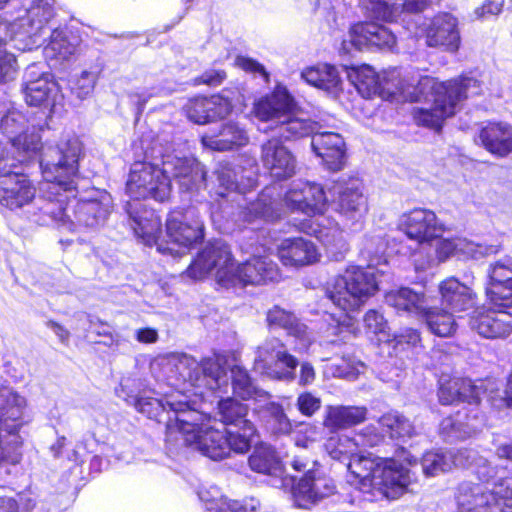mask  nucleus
Instances as JSON below:
<instances>
[{"label": "nucleus", "instance_id": "1", "mask_svg": "<svg viewBox=\"0 0 512 512\" xmlns=\"http://www.w3.org/2000/svg\"><path fill=\"white\" fill-rule=\"evenodd\" d=\"M348 78L363 98L378 94L382 99L396 103L432 102L430 108L415 107L412 110L415 124L427 128H442L444 120L456 113L459 103L481 92L480 82L472 77L439 82L424 76L414 85L396 69L380 78L369 65L351 67Z\"/></svg>", "mask_w": 512, "mask_h": 512}, {"label": "nucleus", "instance_id": "2", "mask_svg": "<svg viewBox=\"0 0 512 512\" xmlns=\"http://www.w3.org/2000/svg\"><path fill=\"white\" fill-rule=\"evenodd\" d=\"M168 363L176 380L189 383L195 389V395L203 396L205 391L219 396L221 393H227L229 387L227 369L229 368L235 396L242 400L254 399L256 403L269 398L268 392L253 384L246 369L236 363L230 364L229 356L225 353L214 354L202 359L201 362L185 354L174 355L170 357Z\"/></svg>", "mask_w": 512, "mask_h": 512}, {"label": "nucleus", "instance_id": "3", "mask_svg": "<svg viewBox=\"0 0 512 512\" xmlns=\"http://www.w3.org/2000/svg\"><path fill=\"white\" fill-rule=\"evenodd\" d=\"M214 272L216 283L223 288L265 285L281 278L278 265L265 250L236 264L228 246L216 242L206 246L190 264L185 274L194 280Z\"/></svg>", "mask_w": 512, "mask_h": 512}, {"label": "nucleus", "instance_id": "4", "mask_svg": "<svg viewBox=\"0 0 512 512\" xmlns=\"http://www.w3.org/2000/svg\"><path fill=\"white\" fill-rule=\"evenodd\" d=\"M171 178L186 192L198 191L205 186V171L194 158L167 156L162 168L147 163L135 162L130 170L126 192L139 202L140 199L153 198L165 201L171 194Z\"/></svg>", "mask_w": 512, "mask_h": 512}, {"label": "nucleus", "instance_id": "5", "mask_svg": "<svg viewBox=\"0 0 512 512\" xmlns=\"http://www.w3.org/2000/svg\"><path fill=\"white\" fill-rule=\"evenodd\" d=\"M12 146L18 151L20 161L31 158L41 152L40 167L49 189L59 194L60 190L72 191L78 171V162L82 152L81 142L74 138L62 142L56 147L41 144V137L35 130H24L12 139Z\"/></svg>", "mask_w": 512, "mask_h": 512}, {"label": "nucleus", "instance_id": "6", "mask_svg": "<svg viewBox=\"0 0 512 512\" xmlns=\"http://www.w3.org/2000/svg\"><path fill=\"white\" fill-rule=\"evenodd\" d=\"M195 409L187 417H178L176 422L166 426V448L178 453L183 448L200 451L212 460H221L235 452L233 442H238L233 429L220 430L208 424L198 425Z\"/></svg>", "mask_w": 512, "mask_h": 512}, {"label": "nucleus", "instance_id": "7", "mask_svg": "<svg viewBox=\"0 0 512 512\" xmlns=\"http://www.w3.org/2000/svg\"><path fill=\"white\" fill-rule=\"evenodd\" d=\"M30 421L27 399L12 387H0V466L20 462L22 432Z\"/></svg>", "mask_w": 512, "mask_h": 512}, {"label": "nucleus", "instance_id": "8", "mask_svg": "<svg viewBox=\"0 0 512 512\" xmlns=\"http://www.w3.org/2000/svg\"><path fill=\"white\" fill-rule=\"evenodd\" d=\"M378 290L375 273L351 266L328 284L326 294L343 311H356Z\"/></svg>", "mask_w": 512, "mask_h": 512}, {"label": "nucleus", "instance_id": "9", "mask_svg": "<svg viewBox=\"0 0 512 512\" xmlns=\"http://www.w3.org/2000/svg\"><path fill=\"white\" fill-rule=\"evenodd\" d=\"M14 9L24 8V14L15 17L17 38L16 49L30 51L40 47L49 30L48 23L54 16V0H10Z\"/></svg>", "mask_w": 512, "mask_h": 512}, {"label": "nucleus", "instance_id": "10", "mask_svg": "<svg viewBox=\"0 0 512 512\" xmlns=\"http://www.w3.org/2000/svg\"><path fill=\"white\" fill-rule=\"evenodd\" d=\"M456 500L460 512H512V478L500 480L491 490L462 483Z\"/></svg>", "mask_w": 512, "mask_h": 512}, {"label": "nucleus", "instance_id": "11", "mask_svg": "<svg viewBox=\"0 0 512 512\" xmlns=\"http://www.w3.org/2000/svg\"><path fill=\"white\" fill-rule=\"evenodd\" d=\"M254 112L261 121H275L281 125L300 122L299 128H322L325 125H333L332 118L328 115H323L320 121L305 120L298 116L294 111L293 98L283 85H277L271 95L257 101Z\"/></svg>", "mask_w": 512, "mask_h": 512}, {"label": "nucleus", "instance_id": "12", "mask_svg": "<svg viewBox=\"0 0 512 512\" xmlns=\"http://www.w3.org/2000/svg\"><path fill=\"white\" fill-rule=\"evenodd\" d=\"M23 81L24 99L28 105L49 107L53 114L62 113L64 96L50 73L33 63L26 68Z\"/></svg>", "mask_w": 512, "mask_h": 512}, {"label": "nucleus", "instance_id": "13", "mask_svg": "<svg viewBox=\"0 0 512 512\" xmlns=\"http://www.w3.org/2000/svg\"><path fill=\"white\" fill-rule=\"evenodd\" d=\"M298 359L292 355L286 345L278 338L266 339L257 347L254 358V370L274 380L292 381Z\"/></svg>", "mask_w": 512, "mask_h": 512}, {"label": "nucleus", "instance_id": "14", "mask_svg": "<svg viewBox=\"0 0 512 512\" xmlns=\"http://www.w3.org/2000/svg\"><path fill=\"white\" fill-rule=\"evenodd\" d=\"M398 225L409 239L419 244L431 243L441 238L446 230L445 224L434 211L420 207L404 212Z\"/></svg>", "mask_w": 512, "mask_h": 512}, {"label": "nucleus", "instance_id": "15", "mask_svg": "<svg viewBox=\"0 0 512 512\" xmlns=\"http://www.w3.org/2000/svg\"><path fill=\"white\" fill-rule=\"evenodd\" d=\"M3 147L0 143V205L9 209H20L32 202L36 188L27 175L12 172L2 165Z\"/></svg>", "mask_w": 512, "mask_h": 512}, {"label": "nucleus", "instance_id": "16", "mask_svg": "<svg viewBox=\"0 0 512 512\" xmlns=\"http://www.w3.org/2000/svg\"><path fill=\"white\" fill-rule=\"evenodd\" d=\"M395 43L396 37L387 27L375 22H358L350 27L348 39L342 41L340 51L348 54L353 49H391Z\"/></svg>", "mask_w": 512, "mask_h": 512}, {"label": "nucleus", "instance_id": "17", "mask_svg": "<svg viewBox=\"0 0 512 512\" xmlns=\"http://www.w3.org/2000/svg\"><path fill=\"white\" fill-rule=\"evenodd\" d=\"M221 421L235 431L238 442H233L236 453H245L249 450L256 429L254 424L246 418L248 408L246 405L226 398L219 402Z\"/></svg>", "mask_w": 512, "mask_h": 512}, {"label": "nucleus", "instance_id": "18", "mask_svg": "<svg viewBox=\"0 0 512 512\" xmlns=\"http://www.w3.org/2000/svg\"><path fill=\"white\" fill-rule=\"evenodd\" d=\"M425 42L428 47L444 52L456 53L461 45L458 20L449 13H439L424 27Z\"/></svg>", "mask_w": 512, "mask_h": 512}, {"label": "nucleus", "instance_id": "19", "mask_svg": "<svg viewBox=\"0 0 512 512\" xmlns=\"http://www.w3.org/2000/svg\"><path fill=\"white\" fill-rule=\"evenodd\" d=\"M336 492L334 481L318 470L308 472L294 486L292 494L295 504L309 509Z\"/></svg>", "mask_w": 512, "mask_h": 512}, {"label": "nucleus", "instance_id": "20", "mask_svg": "<svg viewBox=\"0 0 512 512\" xmlns=\"http://www.w3.org/2000/svg\"><path fill=\"white\" fill-rule=\"evenodd\" d=\"M125 210L131 220V226L135 235L147 246L157 245L158 251L168 250L172 253L173 248H162L158 244L161 233V219L153 211L148 210L140 202H127Z\"/></svg>", "mask_w": 512, "mask_h": 512}, {"label": "nucleus", "instance_id": "21", "mask_svg": "<svg viewBox=\"0 0 512 512\" xmlns=\"http://www.w3.org/2000/svg\"><path fill=\"white\" fill-rule=\"evenodd\" d=\"M409 484L408 471L394 460H383L369 493L375 498L380 495L387 499H396L403 494Z\"/></svg>", "mask_w": 512, "mask_h": 512}, {"label": "nucleus", "instance_id": "22", "mask_svg": "<svg viewBox=\"0 0 512 512\" xmlns=\"http://www.w3.org/2000/svg\"><path fill=\"white\" fill-rule=\"evenodd\" d=\"M134 406L140 413L158 421H161L160 417L163 412L167 410L174 412L176 414L175 420L173 421L172 418H169L167 425L170 422H176L178 417H187L188 413L192 410L187 397L181 393L167 395L163 399L140 396L136 399Z\"/></svg>", "mask_w": 512, "mask_h": 512}, {"label": "nucleus", "instance_id": "23", "mask_svg": "<svg viewBox=\"0 0 512 512\" xmlns=\"http://www.w3.org/2000/svg\"><path fill=\"white\" fill-rule=\"evenodd\" d=\"M232 109L227 98L220 95L207 97H194L185 106L188 119L196 125H205L216 119L225 118Z\"/></svg>", "mask_w": 512, "mask_h": 512}, {"label": "nucleus", "instance_id": "24", "mask_svg": "<svg viewBox=\"0 0 512 512\" xmlns=\"http://www.w3.org/2000/svg\"><path fill=\"white\" fill-rule=\"evenodd\" d=\"M432 0H359V5L372 18L394 21L402 12L423 11Z\"/></svg>", "mask_w": 512, "mask_h": 512}, {"label": "nucleus", "instance_id": "25", "mask_svg": "<svg viewBox=\"0 0 512 512\" xmlns=\"http://www.w3.org/2000/svg\"><path fill=\"white\" fill-rule=\"evenodd\" d=\"M311 146L329 170L342 169L345 160V143L341 135L329 131L315 133L312 136Z\"/></svg>", "mask_w": 512, "mask_h": 512}, {"label": "nucleus", "instance_id": "26", "mask_svg": "<svg viewBox=\"0 0 512 512\" xmlns=\"http://www.w3.org/2000/svg\"><path fill=\"white\" fill-rule=\"evenodd\" d=\"M262 160L265 168L275 179L284 180L295 174L294 157L277 139L269 140L263 145Z\"/></svg>", "mask_w": 512, "mask_h": 512}, {"label": "nucleus", "instance_id": "27", "mask_svg": "<svg viewBox=\"0 0 512 512\" xmlns=\"http://www.w3.org/2000/svg\"><path fill=\"white\" fill-rule=\"evenodd\" d=\"M438 290L442 307L451 312L466 311L476 304V294L473 290L455 277L441 281Z\"/></svg>", "mask_w": 512, "mask_h": 512}, {"label": "nucleus", "instance_id": "28", "mask_svg": "<svg viewBox=\"0 0 512 512\" xmlns=\"http://www.w3.org/2000/svg\"><path fill=\"white\" fill-rule=\"evenodd\" d=\"M278 256L283 265L290 267L310 265L319 259L314 243L302 237L284 239L278 246Z\"/></svg>", "mask_w": 512, "mask_h": 512}, {"label": "nucleus", "instance_id": "29", "mask_svg": "<svg viewBox=\"0 0 512 512\" xmlns=\"http://www.w3.org/2000/svg\"><path fill=\"white\" fill-rule=\"evenodd\" d=\"M470 325L482 337L504 338L512 332V314L502 310L477 312Z\"/></svg>", "mask_w": 512, "mask_h": 512}, {"label": "nucleus", "instance_id": "30", "mask_svg": "<svg viewBox=\"0 0 512 512\" xmlns=\"http://www.w3.org/2000/svg\"><path fill=\"white\" fill-rule=\"evenodd\" d=\"M193 211L172 212L166 222L167 236L170 241L181 247L188 248L193 243L203 238V223L195 220L189 224L187 222L189 215Z\"/></svg>", "mask_w": 512, "mask_h": 512}, {"label": "nucleus", "instance_id": "31", "mask_svg": "<svg viewBox=\"0 0 512 512\" xmlns=\"http://www.w3.org/2000/svg\"><path fill=\"white\" fill-rule=\"evenodd\" d=\"M471 452L460 450L453 451H430L422 457V469L426 476L433 477L439 473L451 470L453 467H466L472 464L470 461Z\"/></svg>", "mask_w": 512, "mask_h": 512}, {"label": "nucleus", "instance_id": "32", "mask_svg": "<svg viewBox=\"0 0 512 512\" xmlns=\"http://www.w3.org/2000/svg\"><path fill=\"white\" fill-rule=\"evenodd\" d=\"M367 413L365 406L328 405L325 407L323 425L331 432L348 429L364 422Z\"/></svg>", "mask_w": 512, "mask_h": 512}, {"label": "nucleus", "instance_id": "33", "mask_svg": "<svg viewBox=\"0 0 512 512\" xmlns=\"http://www.w3.org/2000/svg\"><path fill=\"white\" fill-rule=\"evenodd\" d=\"M336 210L347 219L360 218L367 211V199L362 184L351 181L339 189Z\"/></svg>", "mask_w": 512, "mask_h": 512}, {"label": "nucleus", "instance_id": "34", "mask_svg": "<svg viewBox=\"0 0 512 512\" xmlns=\"http://www.w3.org/2000/svg\"><path fill=\"white\" fill-rule=\"evenodd\" d=\"M386 302L398 313L420 316L423 318L427 311V301L423 292L415 291L408 287H402L386 294Z\"/></svg>", "mask_w": 512, "mask_h": 512}, {"label": "nucleus", "instance_id": "35", "mask_svg": "<svg viewBox=\"0 0 512 512\" xmlns=\"http://www.w3.org/2000/svg\"><path fill=\"white\" fill-rule=\"evenodd\" d=\"M382 463L383 459L381 458L354 454L350 458L347 468L355 481H358V488L364 493H369Z\"/></svg>", "mask_w": 512, "mask_h": 512}, {"label": "nucleus", "instance_id": "36", "mask_svg": "<svg viewBox=\"0 0 512 512\" xmlns=\"http://www.w3.org/2000/svg\"><path fill=\"white\" fill-rule=\"evenodd\" d=\"M267 323L272 329H283L289 335H293L302 340L304 348H307L311 343L306 325L299 322L296 316L291 312H288L278 306H275L268 311Z\"/></svg>", "mask_w": 512, "mask_h": 512}, {"label": "nucleus", "instance_id": "37", "mask_svg": "<svg viewBox=\"0 0 512 512\" xmlns=\"http://www.w3.org/2000/svg\"><path fill=\"white\" fill-rule=\"evenodd\" d=\"M301 78L308 84L330 93H336L341 86L337 69L329 64L308 67L301 72Z\"/></svg>", "mask_w": 512, "mask_h": 512}, {"label": "nucleus", "instance_id": "38", "mask_svg": "<svg viewBox=\"0 0 512 512\" xmlns=\"http://www.w3.org/2000/svg\"><path fill=\"white\" fill-rule=\"evenodd\" d=\"M270 192L269 188L265 189L256 201L241 210L240 217L243 221L247 223H253L257 219L271 221L280 216Z\"/></svg>", "mask_w": 512, "mask_h": 512}, {"label": "nucleus", "instance_id": "39", "mask_svg": "<svg viewBox=\"0 0 512 512\" xmlns=\"http://www.w3.org/2000/svg\"><path fill=\"white\" fill-rule=\"evenodd\" d=\"M423 319L428 329L439 337L452 336L457 330V323L452 312L445 308L428 307Z\"/></svg>", "mask_w": 512, "mask_h": 512}, {"label": "nucleus", "instance_id": "40", "mask_svg": "<svg viewBox=\"0 0 512 512\" xmlns=\"http://www.w3.org/2000/svg\"><path fill=\"white\" fill-rule=\"evenodd\" d=\"M249 465L252 470L263 474H278L281 472V462L273 447L260 444L255 447L249 457Z\"/></svg>", "mask_w": 512, "mask_h": 512}, {"label": "nucleus", "instance_id": "41", "mask_svg": "<svg viewBox=\"0 0 512 512\" xmlns=\"http://www.w3.org/2000/svg\"><path fill=\"white\" fill-rule=\"evenodd\" d=\"M314 193L312 196L319 201L321 198L320 185L310 182H297L292 184L290 189L285 193L284 204L287 209L293 212L305 214L307 207H313L305 202L306 193Z\"/></svg>", "mask_w": 512, "mask_h": 512}, {"label": "nucleus", "instance_id": "42", "mask_svg": "<svg viewBox=\"0 0 512 512\" xmlns=\"http://www.w3.org/2000/svg\"><path fill=\"white\" fill-rule=\"evenodd\" d=\"M477 140L492 154L505 156L512 152V130H480Z\"/></svg>", "mask_w": 512, "mask_h": 512}, {"label": "nucleus", "instance_id": "43", "mask_svg": "<svg viewBox=\"0 0 512 512\" xmlns=\"http://www.w3.org/2000/svg\"><path fill=\"white\" fill-rule=\"evenodd\" d=\"M469 390L472 394L469 397H476V390L472 387V381L469 379L453 378L447 381L441 380L438 397L442 404L450 405L459 402L461 397H467L465 391Z\"/></svg>", "mask_w": 512, "mask_h": 512}, {"label": "nucleus", "instance_id": "44", "mask_svg": "<svg viewBox=\"0 0 512 512\" xmlns=\"http://www.w3.org/2000/svg\"><path fill=\"white\" fill-rule=\"evenodd\" d=\"M383 433L392 439L412 437L415 433L413 424L398 412H389L379 419Z\"/></svg>", "mask_w": 512, "mask_h": 512}, {"label": "nucleus", "instance_id": "45", "mask_svg": "<svg viewBox=\"0 0 512 512\" xmlns=\"http://www.w3.org/2000/svg\"><path fill=\"white\" fill-rule=\"evenodd\" d=\"M110 213L108 203L90 200L79 204L76 211L77 220L87 227H94L102 223Z\"/></svg>", "mask_w": 512, "mask_h": 512}, {"label": "nucleus", "instance_id": "46", "mask_svg": "<svg viewBox=\"0 0 512 512\" xmlns=\"http://www.w3.org/2000/svg\"><path fill=\"white\" fill-rule=\"evenodd\" d=\"M76 51V45L71 43L60 30H53L48 44L44 47L46 59L52 61L68 60Z\"/></svg>", "mask_w": 512, "mask_h": 512}, {"label": "nucleus", "instance_id": "47", "mask_svg": "<svg viewBox=\"0 0 512 512\" xmlns=\"http://www.w3.org/2000/svg\"><path fill=\"white\" fill-rule=\"evenodd\" d=\"M317 238L323 243L327 252L335 261H341L349 250L343 232L338 227L321 229Z\"/></svg>", "mask_w": 512, "mask_h": 512}, {"label": "nucleus", "instance_id": "48", "mask_svg": "<svg viewBox=\"0 0 512 512\" xmlns=\"http://www.w3.org/2000/svg\"><path fill=\"white\" fill-rule=\"evenodd\" d=\"M246 142V138L242 134V130H220L215 137H202V143L213 150L227 151L234 147L242 146Z\"/></svg>", "mask_w": 512, "mask_h": 512}, {"label": "nucleus", "instance_id": "49", "mask_svg": "<svg viewBox=\"0 0 512 512\" xmlns=\"http://www.w3.org/2000/svg\"><path fill=\"white\" fill-rule=\"evenodd\" d=\"M477 418L474 417L472 420L467 419L466 422L462 421L461 415H457V419L451 417L445 418L440 425L441 432L450 438L462 439L469 437L474 434L479 425Z\"/></svg>", "mask_w": 512, "mask_h": 512}, {"label": "nucleus", "instance_id": "50", "mask_svg": "<svg viewBox=\"0 0 512 512\" xmlns=\"http://www.w3.org/2000/svg\"><path fill=\"white\" fill-rule=\"evenodd\" d=\"M387 244L380 236H367L363 241L361 256L368 262V269H372L385 260Z\"/></svg>", "mask_w": 512, "mask_h": 512}, {"label": "nucleus", "instance_id": "51", "mask_svg": "<svg viewBox=\"0 0 512 512\" xmlns=\"http://www.w3.org/2000/svg\"><path fill=\"white\" fill-rule=\"evenodd\" d=\"M357 442L347 436L334 435L325 443V450L331 458L343 461L354 456Z\"/></svg>", "mask_w": 512, "mask_h": 512}, {"label": "nucleus", "instance_id": "52", "mask_svg": "<svg viewBox=\"0 0 512 512\" xmlns=\"http://www.w3.org/2000/svg\"><path fill=\"white\" fill-rule=\"evenodd\" d=\"M500 245H487L475 243L466 238H458V255L466 258L478 259L484 256L498 253Z\"/></svg>", "mask_w": 512, "mask_h": 512}, {"label": "nucleus", "instance_id": "53", "mask_svg": "<svg viewBox=\"0 0 512 512\" xmlns=\"http://www.w3.org/2000/svg\"><path fill=\"white\" fill-rule=\"evenodd\" d=\"M98 76L95 72L83 71L80 76L71 83V93L78 100H84L92 94L97 82Z\"/></svg>", "mask_w": 512, "mask_h": 512}, {"label": "nucleus", "instance_id": "54", "mask_svg": "<svg viewBox=\"0 0 512 512\" xmlns=\"http://www.w3.org/2000/svg\"><path fill=\"white\" fill-rule=\"evenodd\" d=\"M199 499L205 504L207 510L211 512H227L224 511V504L227 498L224 497L217 486H203L198 491Z\"/></svg>", "mask_w": 512, "mask_h": 512}, {"label": "nucleus", "instance_id": "55", "mask_svg": "<svg viewBox=\"0 0 512 512\" xmlns=\"http://www.w3.org/2000/svg\"><path fill=\"white\" fill-rule=\"evenodd\" d=\"M364 368L362 363H353L349 359H341L338 363H331L326 367V373L337 378L354 379L361 369Z\"/></svg>", "mask_w": 512, "mask_h": 512}, {"label": "nucleus", "instance_id": "56", "mask_svg": "<svg viewBox=\"0 0 512 512\" xmlns=\"http://www.w3.org/2000/svg\"><path fill=\"white\" fill-rule=\"evenodd\" d=\"M491 302L499 307H512V281L508 284H494L487 287Z\"/></svg>", "mask_w": 512, "mask_h": 512}, {"label": "nucleus", "instance_id": "57", "mask_svg": "<svg viewBox=\"0 0 512 512\" xmlns=\"http://www.w3.org/2000/svg\"><path fill=\"white\" fill-rule=\"evenodd\" d=\"M499 470L495 467H491L490 463L485 459H479L477 463V475L479 479L485 481L486 483H479L480 485L485 486L488 490L493 489L494 485L502 479H511L512 477H503L499 476ZM471 484V482H468ZM478 483H472V485H477Z\"/></svg>", "mask_w": 512, "mask_h": 512}, {"label": "nucleus", "instance_id": "58", "mask_svg": "<svg viewBox=\"0 0 512 512\" xmlns=\"http://www.w3.org/2000/svg\"><path fill=\"white\" fill-rule=\"evenodd\" d=\"M18 73V65L12 53L0 51V83L13 81Z\"/></svg>", "mask_w": 512, "mask_h": 512}, {"label": "nucleus", "instance_id": "59", "mask_svg": "<svg viewBox=\"0 0 512 512\" xmlns=\"http://www.w3.org/2000/svg\"><path fill=\"white\" fill-rule=\"evenodd\" d=\"M489 277V285L508 284L509 282H512V266L506 265L500 261L496 262L491 266Z\"/></svg>", "mask_w": 512, "mask_h": 512}, {"label": "nucleus", "instance_id": "60", "mask_svg": "<svg viewBox=\"0 0 512 512\" xmlns=\"http://www.w3.org/2000/svg\"><path fill=\"white\" fill-rule=\"evenodd\" d=\"M355 442H357V447L359 445L374 447L377 446L383 440V435L377 432V429L373 425H368L364 429H362L355 438H353Z\"/></svg>", "mask_w": 512, "mask_h": 512}, {"label": "nucleus", "instance_id": "61", "mask_svg": "<svg viewBox=\"0 0 512 512\" xmlns=\"http://www.w3.org/2000/svg\"><path fill=\"white\" fill-rule=\"evenodd\" d=\"M297 407L301 414L310 417L320 409L321 400L309 392H304L297 398Z\"/></svg>", "mask_w": 512, "mask_h": 512}, {"label": "nucleus", "instance_id": "62", "mask_svg": "<svg viewBox=\"0 0 512 512\" xmlns=\"http://www.w3.org/2000/svg\"><path fill=\"white\" fill-rule=\"evenodd\" d=\"M364 325L366 329L375 335L377 334H385L387 327V322L384 319L383 315L380 314L376 310H369L364 316Z\"/></svg>", "mask_w": 512, "mask_h": 512}, {"label": "nucleus", "instance_id": "63", "mask_svg": "<svg viewBox=\"0 0 512 512\" xmlns=\"http://www.w3.org/2000/svg\"><path fill=\"white\" fill-rule=\"evenodd\" d=\"M436 260L438 262H444L453 255H458V238L440 239L435 248Z\"/></svg>", "mask_w": 512, "mask_h": 512}, {"label": "nucleus", "instance_id": "64", "mask_svg": "<svg viewBox=\"0 0 512 512\" xmlns=\"http://www.w3.org/2000/svg\"><path fill=\"white\" fill-rule=\"evenodd\" d=\"M224 511L227 512H256L258 502L254 499H246L243 501L227 500L223 503Z\"/></svg>", "mask_w": 512, "mask_h": 512}]
</instances>
